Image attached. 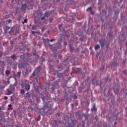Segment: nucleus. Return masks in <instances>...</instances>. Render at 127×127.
Instances as JSON below:
<instances>
[{
	"label": "nucleus",
	"instance_id": "nucleus-1",
	"mask_svg": "<svg viewBox=\"0 0 127 127\" xmlns=\"http://www.w3.org/2000/svg\"><path fill=\"white\" fill-rule=\"evenodd\" d=\"M41 70V66H39L37 67V68L35 70V71L33 72V73L34 76L36 79V81L37 83V84L36 85V86L34 85V88H35L36 93H39V90L41 89V84H40V83H38V78L39 77V73Z\"/></svg>",
	"mask_w": 127,
	"mask_h": 127
},
{
	"label": "nucleus",
	"instance_id": "nucleus-2",
	"mask_svg": "<svg viewBox=\"0 0 127 127\" xmlns=\"http://www.w3.org/2000/svg\"><path fill=\"white\" fill-rule=\"evenodd\" d=\"M51 81H55V77H51V79L49 80V83L47 84V86H48L49 91L51 92V93H53L54 89L56 88V82H55L53 84H51Z\"/></svg>",
	"mask_w": 127,
	"mask_h": 127
},
{
	"label": "nucleus",
	"instance_id": "nucleus-3",
	"mask_svg": "<svg viewBox=\"0 0 127 127\" xmlns=\"http://www.w3.org/2000/svg\"><path fill=\"white\" fill-rule=\"evenodd\" d=\"M26 1L27 2V3L22 4L21 9L23 11H25V10H26V8H28V9L32 8V2L28 1V0H26Z\"/></svg>",
	"mask_w": 127,
	"mask_h": 127
},
{
	"label": "nucleus",
	"instance_id": "nucleus-4",
	"mask_svg": "<svg viewBox=\"0 0 127 127\" xmlns=\"http://www.w3.org/2000/svg\"><path fill=\"white\" fill-rule=\"evenodd\" d=\"M14 91H15V87H14V85H11L7 89L6 95H11V94H13V93H14Z\"/></svg>",
	"mask_w": 127,
	"mask_h": 127
},
{
	"label": "nucleus",
	"instance_id": "nucleus-5",
	"mask_svg": "<svg viewBox=\"0 0 127 127\" xmlns=\"http://www.w3.org/2000/svg\"><path fill=\"white\" fill-rule=\"evenodd\" d=\"M28 81L27 80H25L21 84V86L22 88H25V89L27 92H28L30 90V86L28 84Z\"/></svg>",
	"mask_w": 127,
	"mask_h": 127
},
{
	"label": "nucleus",
	"instance_id": "nucleus-6",
	"mask_svg": "<svg viewBox=\"0 0 127 127\" xmlns=\"http://www.w3.org/2000/svg\"><path fill=\"white\" fill-rule=\"evenodd\" d=\"M21 67H26V69L25 70L23 71V75H27L28 74V68H27V66H29L26 63H23L21 64Z\"/></svg>",
	"mask_w": 127,
	"mask_h": 127
},
{
	"label": "nucleus",
	"instance_id": "nucleus-7",
	"mask_svg": "<svg viewBox=\"0 0 127 127\" xmlns=\"http://www.w3.org/2000/svg\"><path fill=\"white\" fill-rule=\"evenodd\" d=\"M36 55V51L34 50V51H33V58H35V60H34L35 62H37V60L38 59V58H39V56Z\"/></svg>",
	"mask_w": 127,
	"mask_h": 127
},
{
	"label": "nucleus",
	"instance_id": "nucleus-8",
	"mask_svg": "<svg viewBox=\"0 0 127 127\" xmlns=\"http://www.w3.org/2000/svg\"><path fill=\"white\" fill-rule=\"evenodd\" d=\"M99 43L101 46V48H103L105 46V41L101 40L99 41Z\"/></svg>",
	"mask_w": 127,
	"mask_h": 127
},
{
	"label": "nucleus",
	"instance_id": "nucleus-9",
	"mask_svg": "<svg viewBox=\"0 0 127 127\" xmlns=\"http://www.w3.org/2000/svg\"><path fill=\"white\" fill-rule=\"evenodd\" d=\"M91 111L92 112H96L97 111V108H96V104L95 103H93V107L92 108H91Z\"/></svg>",
	"mask_w": 127,
	"mask_h": 127
},
{
	"label": "nucleus",
	"instance_id": "nucleus-10",
	"mask_svg": "<svg viewBox=\"0 0 127 127\" xmlns=\"http://www.w3.org/2000/svg\"><path fill=\"white\" fill-rule=\"evenodd\" d=\"M67 2L68 3V4H66L65 5L66 6H68V5H70V4H74V0H68Z\"/></svg>",
	"mask_w": 127,
	"mask_h": 127
},
{
	"label": "nucleus",
	"instance_id": "nucleus-11",
	"mask_svg": "<svg viewBox=\"0 0 127 127\" xmlns=\"http://www.w3.org/2000/svg\"><path fill=\"white\" fill-rule=\"evenodd\" d=\"M76 125V121L75 120H72L71 121V123L69 124V127H74Z\"/></svg>",
	"mask_w": 127,
	"mask_h": 127
},
{
	"label": "nucleus",
	"instance_id": "nucleus-12",
	"mask_svg": "<svg viewBox=\"0 0 127 127\" xmlns=\"http://www.w3.org/2000/svg\"><path fill=\"white\" fill-rule=\"evenodd\" d=\"M59 29L60 30V31L63 30V32H65V29L64 28H62V25H59Z\"/></svg>",
	"mask_w": 127,
	"mask_h": 127
},
{
	"label": "nucleus",
	"instance_id": "nucleus-13",
	"mask_svg": "<svg viewBox=\"0 0 127 127\" xmlns=\"http://www.w3.org/2000/svg\"><path fill=\"white\" fill-rule=\"evenodd\" d=\"M9 29H10V31L8 32V33H11L12 31V29L8 26L6 27V32H7Z\"/></svg>",
	"mask_w": 127,
	"mask_h": 127
},
{
	"label": "nucleus",
	"instance_id": "nucleus-14",
	"mask_svg": "<svg viewBox=\"0 0 127 127\" xmlns=\"http://www.w3.org/2000/svg\"><path fill=\"white\" fill-rule=\"evenodd\" d=\"M43 42L45 44H46V43H48V44H49V43L50 42V40L48 39H43Z\"/></svg>",
	"mask_w": 127,
	"mask_h": 127
},
{
	"label": "nucleus",
	"instance_id": "nucleus-15",
	"mask_svg": "<svg viewBox=\"0 0 127 127\" xmlns=\"http://www.w3.org/2000/svg\"><path fill=\"white\" fill-rule=\"evenodd\" d=\"M54 72V75H58V76H59V75L61 74V73H58V70H56V69H54L53 70Z\"/></svg>",
	"mask_w": 127,
	"mask_h": 127
},
{
	"label": "nucleus",
	"instance_id": "nucleus-16",
	"mask_svg": "<svg viewBox=\"0 0 127 127\" xmlns=\"http://www.w3.org/2000/svg\"><path fill=\"white\" fill-rule=\"evenodd\" d=\"M3 89H4V86L0 85V93H1L3 92Z\"/></svg>",
	"mask_w": 127,
	"mask_h": 127
},
{
	"label": "nucleus",
	"instance_id": "nucleus-17",
	"mask_svg": "<svg viewBox=\"0 0 127 127\" xmlns=\"http://www.w3.org/2000/svg\"><path fill=\"white\" fill-rule=\"evenodd\" d=\"M92 84L94 85V86H98V85H99V81H96V82H94V80H92Z\"/></svg>",
	"mask_w": 127,
	"mask_h": 127
},
{
	"label": "nucleus",
	"instance_id": "nucleus-18",
	"mask_svg": "<svg viewBox=\"0 0 127 127\" xmlns=\"http://www.w3.org/2000/svg\"><path fill=\"white\" fill-rule=\"evenodd\" d=\"M10 58L12 59H16L17 58V56H15V55H13L11 56Z\"/></svg>",
	"mask_w": 127,
	"mask_h": 127
},
{
	"label": "nucleus",
	"instance_id": "nucleus-19",
	"mask_svg": "<svg viewBox=\"0 0 127 127\" xmlns=\"http://www.w3.org/2000/svg\"><path fill=\"white\" fill-rule=\"evenodd\" d=\"M0 64H1L0 67H4L5 64H4V62L3 61H0Z\"/></svg>",
	"mask_w": 127,
	"mask_h": 127
},
{
	"label": "nucleus",
	"instance_id": "nucleus-20",
	"mask_svg": "<svg viewBox=\"0 0 127 127\" xmlns=\"http://www.w3.org/2000/svg\"><path fill=\"white\" fill-rule=\"evenodd\" d=\"M25 98H30V94L29 92H27L26 94H25Z\"/></svg>",
	"mask_w": 127,
	"mask_h": 127
},
{
	"label": "nucleus",
	"instance_id": "nucleus-21",
	"mask_svg": "<svg viewBox=\"0 0 127 127\" xmlns=\"http://www.w3.org/2000/svg\"><path fill=\"white\" fill-rule=\"evenodd\" d=\"M20 58L22 59L23 60H25L26 58L25 57V55H21Z\"/></svg>",
	"mask_w": 127,
	"mask_h": 127
},
{
	"label": "nucleus",
	"instance_id": "nucleus-22",
	"mask_svg": "<svg viewBox=\"0 0 127 127\" xmlns=\"http://www.w3.org/2000/svg\"><path fill=\"white\" fill-rule=\"evenodd\" d=\"M95 50H98V49H100V45L97 44L94 48Z\"/></svg>",
	"mask_w": 127,
	"mask_h": 127
},
{
	"label": "nucleus",
	"instance_id": "nucleus-23",
	"mask_svg": "<svg viewBox=\"0 0 127 127\" xmlns=\"http://www.w3.org/2000/svg\"><path fill=\"white\" fill-rule=\"evenodd\" d=\"M5 74L7 76H8V75H9V74H10V70H6L5 71Z\"/></svg>",
	"mask_w": 127,
	"mask_h": 127
},
{
	"label": "nucleus",
	"instance_id": "nucleus-24",
	"mask_svg": "<svg viewBox=\"0 0 127 127\" xmlns=\"http://www.w3.org/2000/svg\"><path fill=\"white\" fill-rule=\"evenodd\" d=\"M6 22L7 23H11L12 22V20L9 19L8 20H6Z\"/></svg>",
	"mask_w": 127,
	"mask_h": 127
},
{
	"label": "nucleus",
	"instance_id": "nucleus-25",
	"mask_svg": "<svg viewBox=\"0 0 127 127\" xmlns=\"http://www.w3.org/2000/svg\"><path fill=\"white\" fill-rule=\"evenodd\" d=\"M21 74V72L18 71L16 74V76L17 77H18V78H19L20 77Z\"/></svg>",
	"mask_w": 127,
	"mask_h": 127
},
{
	"label": "nucleus",
	"instance_id": "nucleus-26",
	"mask_svg": "<svg viewBox=\"0 0 127 127\" xmlns=\"http://www.w3.org/2000/svg\"><path fill=\"white\" fill-rule=\"evenodd\" d=\"M48 107V104L47 103L44 104V109H45Z\"/></svg>",
	"mask_w": 127,
	"mask_h": 127
},
{
	"label": "nucleus",
	"instance_id": "nucleus-27",
	"mask_svg": "<svg viewBox=\"0 0 127 127\" xmlns=\"http://www.w3.org/2000/svg\"><path fill=\"white\" fill-rule=\"evenodd\" d=\"M27 18H25L24 20V21L22 22V24H24V23H26L27 22Z\"/></svg>",
	"mask_w": 127,
	"mask_h": 127
},
{
	"label": "nucleus",
	"instance_id": "nucleus-28",
	"mask_svg": "<svg viewBox=\"0 0 127 127\" xmlns=\"http://www.w3.org/2000/svg\"><path fill=\"white\" fill-rule=\"evenodd\" d=\"M69 49L70 52H72V51H74V48L72 47L71 46H69Z\"/></svg>",
	"mask_w": 127,
	"mask_h": 127
},
{
	"label": "nucleus",
	"instance_id": "nucleus-29",
	"mask_svg": "<svg viewBox=\"0 0 127 127\" xmlns=\"http://www.w3.org/2000/svg\"><path fill=\"white\" fill-rule=\"evenodd\" d=\"M49 16V13L48 12H46L45 13V16H46V17H48Z\"/></svg>",
	"mask_w": 127,
	"mask_h": 127
},
{
	"label": "nucleus",
	"instance_id": "nucleus-30",
	"mask_svg": "<svg viewBox=\"0 0 127 127\" xmlns=\"http://www.w3.org/2000/svg\"><path fill=\"white\" fill-rule=\"evenodd\" d=\"M82 117H84L85 120H87V119H88V116L87 115V114H83Z\"/></svg>",
	"mask_w": 127,
	"mask_h": 127
},
{
	"label": "nucleus",
	"instance_id": "nucleus-31",
	"mask_svg": "<svg viewBox=\"0 0 127 127\" xmlns=\"http://www.w3.org/2000/svg\"><path fill=\"white\" fill-rule=\"evenodd\" d=\"M92 10V8H91V7H88L87 9V11H91Z\"/></svg>",
	"mask_w": 127,
	"mask_h": 127
},
{
	"label": "nucleus",
	"instance_id": "nucleus-32",
	"mask_svg": "<svg viewBox=\"0 0 127 127\" xmlns=\"http://www.w3.org/2000/svg\"><path fill=\"white\" fill-rule=\"evenodd\" d=\"M21 94H24V90L21 89L20 91Z\"/></svg>",
	"mask_w": 127,
	"mask_h": 127
},
{
	"label": "nucleus",
	"instance_id": "nucleus-33",
	"mask_svg": "<svg viewBox=\"0 0 127 127\" xmlns=\"http://www.w3.org/2000/svg\"><path fill=\"white\" fill-rule=\"evenodd\" d=\"M57 1H58V2H60V3H63V1H60V0H57Z\"/></svg>",
	"mask_w": 127,
	"mask_h": 127
},
{
	"label": "nucleus",
	"instance_id": "nucleus-34",
	"mask_svg": "<svg viewBox=\"0 0 127 127\" xmlns=\"http://www.w3.org/2000/svg\"><path fill=\"white\" fill-rule=\"evenodd\" d=\"M90 12H91V14L92 15L95 13V12L94 11H92V10H91V11H90Z\"/></svg>",
	"mask_w": 127,
	"mask_h": 127
},
{
	"label": "nucleus",
	"instance_id": "nucleus-35",
	"mask_svg": "<svg viewBox=\"0 0 127 127\" xmlns=\"http://www.w3.org/2000/svg\"><path fill=\"white\" fill-rule=\"evenodd\" d=\"M4 99L5 100H7V99H8V98L7 97V96H4Z\"/></svg>",
	"mask_w": 127,
	"mask_h": 127
},
{
	"label": "nucleus",
	"instance_id": "nucleus-36",
	"mask_svg": "<svg viewBox=\"0 0 127 127\" xmlns=\"http://www.w3.org/2000/svg\"><path fill=\"white\" fill-rule=\"evenodd\" d=\"M8 107L9 108H11V107H12V105H11V104H9V105H8Z\"/></svg>",
	"mask_w": 127,
	"mask_h": 127
},
{
	"label": "nucleus",
	"instance_id": "nucleus-37",
	"mask_svg": "<svg viewBox=\"0 0 127 127\" xmlns=\"http://www.w3.org/2000/svg\"><path fill=\"white\" fill-rule=\"evenodd\" d=\"M55 39H52L51 40H50V42H53V41H55Z\"/></svg>",
	"mask_w": 127,
	"mask_h": 127
},
{
	"label": "nucleus",
	"instance_id": "nucleus-38",
	"mask_svg": "<svg viewBox=\"0 0 127 127\" xmlns=\"http://www.w3.org/2000/svg\"><path fill=\"white\" fill-rule=\"evenodd\" d=\"M2 56V53L0 52V57H1Z\"/></svg>",
	"mask_w": 127,
	"mask_h": 127
},
{
	"label": "nucleus",
	"instance_id": "nucleus-39",
	"mask_svg": "<svg viewBox=\"0 0 127 127\" xmlns=\"http://www.w3.org/2000/svg\"><path fill=\"white\" fill-rule=\"evenodd\" d=\"M67 42H64V45L65 46H66V45H67Z\"/></svg>",
	"mask_w": 127,
	"mask_h": 127
},
{
	"label": "nucleus",
	"instance_id": "nucleus-40",
	"mask_svg": "<svg viewBox=\"0 0 127 127\" xmlns=\"http://www.w3.org/2000/svg\"><path fill=\"white\" fill-rule=\"evenodd\" d=\"M8 110H12V108L9 107V108H8Z\"/></svg>",
	"mask_w": 127,
	"mask_h": 127
},
{
	"label": "nucleus",
	"instance_id": "nucleus-41",
	"mask_svg": "<svg viewBox=\"0 0 127 127\" xmlns=\"http://www.w3.org/2000/svg\"><path fill=\"white\" fill-rule=\"evenodd\" d=\"M73 98H74V99H77V96H74L73 97Z\"/></svg>",
	"mask_w": 127,
	"mask_h": 127
},
{
	"label": "nucleus",
	"instance_id": "nucleus-42",
	"mask_svg": "<svg viewBox=\"0 0 127 127\" xmlns=\"http://www.w3.org/2000/svg\"><path fill=\"white\" fill-rule=\"evenodd\" d=\"M35 32L32 31V34H35Z\"/></svg>",
	"mask_w": 127,
	"mask_h": 127
},
{
	"label": "nucleus",
	"instance_id": "nucleus-43",
	"mask_svg": "<svg viewBox=\"0 0 127 127\" xmlns=\"http://www.w3.org/2000/svg\"><path fill=\"white\" fill-rule=\"evenodd\" d=\"M44 18H45L44 17H43L42 18V19H41L42 20H43V19H44Z\"/></svg>",
	"mask_w": 127,
	"mask_h": 127
},
{
	"label": "nucleus",
	"instance_id": "nucleus-44",
	"mask_svg": "<svg viewBox=\"0 0 127 127\" xmlns=\"http://www.w3.org/2000/svg\"><path fill=\"white\" fill-rule=\"evenodd\" d=\"M41 45V44H39L38 45V46H40Z\"/></svg>",
	"mask_w": 127,
	"mask_h": 127
},
{
	"label": "nucleus",
	"instance_id": "nucleus-45",
	"mask_svg": "<svg viewBox=\"0 0 127 127\" xmlns=\"http://www.w3.org/2000/svg\"><path fill=\"white\" fill-rule=\"evenodd\" d=\"M77 106H78V104L77 103H75V106L77 107Z\"/></svg>",
	"mask_w": 127,
	"mask_h": 127
},
{
	"label": "nucleus",
	"instance_id": "nucleus-46",
	"mask_svg": "<svg viewBox=\"0 0 127 127\" xmlns=\"http://www.w3.org/2000/svg\"><path fill=\"white\" fill-rule=\"evenodd\" d=\"M14 67H16V64H14Z\"/></svg>",
	"mask_w": 127,
	"mask_h": 127
},
{
	"label": "nucleus",
	"instance_id": "nucleus-47",
	"mask_svg": "<svg viewBox=\"0 0 127 127\" xmlns=\"http://www.w3.org/2000/svg\"><path fill=\"white\" fill-rule=\"evenodd\" d=\"M49 46L51 47V46H52V45L49 44Z\"/></svg>",
	"mask_w": 127,
	"mask_h": 127
},
{
	"label": "nucleus",
	"instance_id": "nucleus-48",
	"mask_svg": "<svg viewBox=\"0 0 127 127\" xmlns=\"http://www.w3.org/2000/svg\"><path fill=\"white\" fill-rule=\"evenodd\" d=\"M71 106H72V107H73V106H74V104H72Z\"/></svg>",
	"mask_w": 127,
	"mask_h": 127
},
{
	"label": "nucleus",
	"instance_id": "nucleus-49",
	"mask_svg": "<svg viewBox=\"0 0 127 127\" xmlns=\"http://www.w3.org/2000/svg\"><path fill=\"white\" fill-rule=\"evenodd\" d=\"M89 49L91 50V49H92V48L90 47Z\"/></svg>",
	"mask_w": 127,
	"mask_h": 127
},
{
	"label": "nucleus",
	"instance_id": "nucleus-50",
	"mask_svg": "<svg viewBox=\"0 0 127 127\" xmlns=\"http://www.w3.org/2000/svg\"><path fill=\"white\" fill-rule=\"evenodd\" d=\"M31 33H32V30H31Z\"/></svg>",
	"mask_w": 127,
	"mask_h": 127
},
{
	"label": "nucleus",
	"instance_id": "nucleus-51",
	"mask_svg": "<svg viewBox=\"0 0 127 127\" xmlns=\"http://www.w3.org/2000/svg\"><path fill=\"white\" fill-rule=\"evenodd\" d=\"M77 71H79V68H77Z\"/></svg>",
	"mask_w": 127,
	"mask_h": 127
},
{
	"label": "nucleus",
	"instance_id": "nucleus-52",
	"mask_svg": "<svg viewBox=\"0 0 127 127\" xmlns=\"http://www.w3.org/2000/svg\"><path fill=\"white\" fill-rule=\"evenodd\" d=\"M37 33H38V34H39L40 32H38Z\"/></svg>",
	"mask_w": 127,
	"mask_h": 127
},
{
	"label": "nucleus",
	"instance_id": "nucleus-53",
	"mask_svg": "<svg viewBox=\"0 0 127 127\" xmlns=\"http://www.w3.org/2000/svg\"><path fill=\"white\" fill-rule=\"evenodd\" d=\"M65 95H67V92H65Z\"/></svg>",
	"mask_w": 127,
	"mask_h": 127
},
{
	"label": "nucleus",
	"instance_id": "nucleus-54",
	"mask_svg": "<svg viewBox=\"0 0 127 127\" xmlns=\"http://www.w3.org/2000/svg\"><path fill=\"white\" fill-rule=\"evenodd\" d=\"M63 0V1H64V0Z\"/></svg>",
	"mask_w": 127,
	"mask_h": 127
},
{
	"label": "nucleus",
	"instance_id": "nucleus-55",
	"mask_svg": "<svg viewBox=\"0 0 127 127\" xmlns=\"http://www.w3.org/2000/svg\"><path fill=\"white\" fill-rule=\"evenodd\" d=\"M115 125H116V122L115 123Z\"/></svg>",
	"mask_w": 127,
	"mask_h": 127
},
{
	"label": "nucleus",
	"instance_id": "nucleus-56",
	"mask_svg": "<svg viewBox=\"0 0 127 127\" xmlns=\"http://www.w3.org/2000/svg\"><path fill=\"white\" fill-rule=\"evenodd\" d=\"M34 29L33 27V29Z\"/></svg>",
	"mask_w": 127,
	"mask_h": 127
}]
</instances>
